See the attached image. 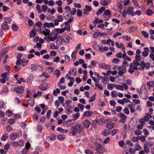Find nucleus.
Masks as SVG:
<instances>
[{
  "label": "nucleus",
  "mask_w": 154,
  "mask_h": 154,
  "mask_svg": "<svg viewBox=\"0 0 154 154\" xmlns=\"http://www.w3.org/2000/svg\"><path fill=\"white\" fill-rule=\"evenodd\" d=\"M36 35V34L35 32L33 31L32 30L29 33V36L30 38L34 37Z\"/></svg>",
  "instance_id": "nucleus-40"
},
{
  "label": "nucleus",
  "mask_w": 154,
  "mask_h": 154,
  "mask_svg": "<svg viewBox=\"0 0 154 154\" xmlns=\"http://www.w3.org/2000/svg\"><path fill=\"white\" fill-rule=\"evenodd\" d=\"M100 3L102 5L104 6H106L107 4V2L105 0H101Z\"/></svg>",
  "instance_id": "nucleus-57"
},
{
  "label": "nucleus",
  "mask_w": 154,
  "mask_h": 154,
  "mask_svg": "<svg viewBox=\"0 0 154 154\" xmlns=\"http://www.w3.org/2000/svg\"><path fill=\"white\" fill-rule=\"evenodd\" d=\"M63 14L64 18L66 19H68L69 18L72 17V15L70 14V12H65Z\"/></svg>",
  "instance_id": "nucleus-15"
},
{
  "label": "nucleus",
  "mask_w": 154,
  "mask_h": 154,
  "mask_svg": "<svg viewBox=\"0 0 154 154\" xmlns=\"http://www.w3.org/2000/svg\"><path fill=\"white\" fill-rule=\"evenodd\" d=\"M29 60H23L21 61V64L23 66H26L29 62Z\"/></svg>",
  "instance_id": "nucleus-33"
},
{
  "label": "nucleus",
  "mask_w": 154,
  "mask_h": 154,
  "mask_svg": "<svg viewBox=\"0 0 154 154\" xmlns=\"http://www.w3.org/2000/svg\"><path fill=\"white\" fill-rule=\"evenodd\" d=\"M110 134V131L108 129H105L103 132V135L105 136H106Z\"/></svg>",
  "instance_id": "nucleus-25"
},
{
  "label": "nucleus",
  "mask_w": 154,
  "mask_h": 154,
  "mask_svg": "<svg viewBox=\"0 0 154 154\" xmlns=\"http://www.w3.org/2000/svg\"><path fill=\"white\" fill-rule=\"evenodd\" d=\"M56 36H57V33H55V31H53L51 32V34H49L48 36H50L51 37Z\"/></svg>",
  "instance_id": "nucleus-39"
},
{
  "label": "nucleus",
  "mask_w": 154,
  "mask_h": 154,
  "mask_svg": "<svg viewBox=\"0 0 154 154\" xmlns=\"http://www.w3.org/2000/svg\"><path fill=\"white\" fill-rule=\"evenodd\" d=\"M103 22V20H102L100 19L99 20L98 18H96V19L94 20H93V23L95 24V23H102Z\"/></svg>",
  "instance_id": "nucleus-23"
},
{
  "label": "nucleus",
  "mask_w": 154,
  "mask_h": 154,
  "mask_svg": "<svg viewBox=\"0 0 154 154\" xmlns=\"http://www.w3.org/2000/svg\"><path fill=\"white\" fill-rule=\"evenodd\" d=\"M42 10L44 12H45L48 9V7L45 5H42Z\"/></svg>",
  "instance_id": "nucleus-64"
},
{
  "label": "nucleus",
  "mask_w": 154,
  "mask_h": 154,
  "mask_svg": "<svg viewBox=\"0 0 154 154\" xmlns=\"http://www.w3.org/2000/svg\"><path fill=\"white\" fill-rule=\"evenodd\" d=\"M58 139L60 140H62L65 138V136L63 134L58 135L57 136Z\"/></svg>",
  "instance_id": "nucleus-35"
},
{
  "label": "nucleus",
  "mask_w": 154,
  "mask_h": 154,
  "mask_svg": "<svg viewBox=\"0 0 154 154\" xmlns=\"http://www.w3.org/2000/svg\"><path fill=\"white\" fill-rule=\"evenodd\" d=\"M8 50V48H3L0 53V57H2L5 55L7 52Z\"/></svg>",
  "instance_id": "nucleus-12"
},
{
  "label": "nucleus",
  "mask_w": 154,
  "mask_h": 154,
  "mask_svg": "<svg viewBox=\"0 0 154 154\" xmlns=\"http://www.w3.org/2000/svg\"><path fill=\"white\" fill-rule=\"evenodd\" d=\"M92 114V113L90 111H86L84 112L83 116L86 117L91 116Z\"/></svg>",
  "instance_id": "nucleus-30"
},
{
  "label": "nucleus",
  "mask_w": 154,
  "mask_h": 154,
  "mask_svg": "<svg viewBox=\"0 0 154 154\" xmlns=\"http://www.w3.org/2000/svg\"><path fill=\"white\" fill-rule=\"evenodd\" d=\"M62 43V39L61 38H60L57 39L56 43L57 45H61Z\"/></svg>",
  "instance_id": "nucleus-37"
},
{
  "label": "nucleus",
  "mask_w": 154,
  "mask_h": 154,
  "mask_svg": "<svg viewBox=\"0 0 154 154\" xmlns=\"http://www.w3.org/2000/svg\"><path fill=\"white\" fill-rule=\"evenodd\" d=\"M64 9L65 11V12H70V11H71V9L69 6H66L64 8Z\"/></svg>",
  "instance_id": "nucleus-62"
},
{
  "label": "nucleus",
  "mask_w": 154,
  "mask_h": 154,
  "mask_svg": "<svg viewBox=\"0 0 154 154\" xmlns=\"http://www.w3.org/2000/svg\"><path fill=\"white\" fill-rule=\"evenodd\" d=\"M147 14L149 16L152 15L153 12L152 11L149 9H148L146 11Z\"/></svg>",
  "instance_id": "nucleus-56"
},
{
  "label": "nucleus",
  "mask_w": 154,
  "mask_h": 154,
  "mask_svg": "<svg viewBox=\"0 0 154 154\" xmlns=\"http://www.w3.org/2000/svg\"><path fill=\"white\" fill-rule=\"evenodd\" d=\"M140 97L143 99H145L147 98V91L143 92L140 95Z\"/></svg>",
  "instance_id": "nucleus-21"
},
{
  "label": "nucleus",
  "mask_w": 154,
  "mask_h": 154,
  "mask_svg": "<svg viewBox=\"0 0 154 154\" xmlns=\"http://www.w3.org/2000/svg\"><path fill=\"white\" fill-rule=\"evenodd\" d=\"M147 85L148 86L151 87L154 85V81H152L148 82L147 83Z\"/></svg>",
  "instance_id": "nucleus-51"
},
{
  "label": "nucleus",
  "mask_w": 154,
  "mask_h": 154,
  "mask_svg": "<svg viewBox=\"0 0 154 154\" xmlns=\"http://www.w3.org/2000/svg\"><path fill=\"white\" fill-rule=\"evenodd\" d=\"M99 67L100 68L104 69H105L106 67L104 63H100L99 64Z\"/></svg>",
  "instance_id": "nucleus-54"
},
{
  "label": "nucleus",
  "mask_w": 154,
  "mask_h": 154,
  "mask_svg": "<svg viewBox=\"0 0 154 154\" xmlns=\"http://www.w3.org/2000/svg\"><path fill=\"white\" fill-rule=\"evenodd\" d=\"M4 22L10 24L12 21V20L10 17H5L3 18Z\"/></svg>",
  "instance_id": "nucleus-20"
},
{
  "label": "nucleus",
  "mask_w": 154,
  "mask_h": 154,
  "mask_svg": "<svg viewBox=\"0 0 154 154\" xmlns=\"http://www.w3.org/2000/svg\"><path fill=\"white\" fill-rule=\"evenodd\" d=\"M118 74L120 76H122L123 74L125 73L126 72V69L125 66H122L118 68Z\"/></svg>",
  "instance_id": "nucleus-4"
},
{
  "label": "nucleus",
  "mask_w": 154,
  "mask_h": 154,
  "mask_svg": "<svg viewBox=\"0 0 154 154\" xmlns=\"http://www.w3.org/2000/svg\"><path fill=\"white\" fill-rule=\"evenodd\" d=\"M128 106L130 107V111L131 113H133L135 111V109L133 107V106L131 105H128Z\"/></svg>",
  "instance_id": "nucleus-41"
},
{
  "label": "nucleus",
  "mask_w": 154,
  "mask_h": 154,
  "mask_svg": "<svg viewBox=\"0 0 154 154\" xmlns=\"http://www.w3.org/2000/svg\"><path fill=\"white\" fill-rule=\"evenodd\" d=\"M85 10H86L88 12L91 11L92 9V8L91 7V6L87 5H85Z\"/></svg>",
  "instance_id": "nucleus-45"
},
{
  "label": "nucleus",
  "mask_w": 154,
  "mask_h": 154,
  "mask_svg": "<svg viewBox=\"0 0 154 154\" xmlns=\"http://www.w3.org/2000/svg\"><path fill=\"white\" fill-rule=\"evenodd\" d=\"M8 122L10 124L12 125L15 122V121L14 119L12 118L9 119L8 120Z\"/></svg>",
  "instance_id": "nucleus-49"
},
{
  "label": "nucleus",
  "mask_w": 154,
  "mask_h": 154,
  "mask_svg": "<svg viewBox=\"0 0 154 154\" xmlns=\"http://www.w3.org/2000/svg\"><path fill=\"white\" fill-rule=\"evenodd\" d=\"M122 34L121 33L119 32H117L116 33H115L113 35V37L114 38H115L117 36H120L122 35Z\"/></svg>",
  "instance_id": "nucleus-59"
},
{
  "label": "nucleus",
  "mask_w": 154,
  "mask_h": 154,
  "mask_svg": "<svg viewBox=\"0 0 154 154\" xmlns=\"http://www.w3.org/2000/svg\"><path fill=\"white\" fill-rule=\"evenodd\" d=\"M57 19L59 22H61L63 20V18L61 15H58L57 17Z\"/></svg>",
  "instance_id": "nucleus-47"
},
{
  "label": "nucleus",
  "mask_w": 154,
  "mask_h": 154,
  "mask_svg": "<svg viewBox=\"0 0 154 154\" xmlns=\"http://www.w3.org/2000/svg\"><path fill=\"white\" fill-rule=\"evenodd\" d=\"M49 137L50 138V140L51 141H53L56 138V136L54 134H51Z\"/></svg>",
  "instance_id": "nucleus-38"
},
{
  "label": "nucleus",
  "mask_w": 154,
  "mask_h": 154,
  "mask_svg": "<svg viewBox=\"0 0 154 154\" xmlns=\"http://www.w3.org/2000/svg\"><path fill=\"white\" fill-rule=\"evenodd\" d=\"M48 85V83L45 82L41 85L39 86V88L41 90L44 91L47 89V88Z\"/></svg>",
  "instance_id": "nucleus-7"
},
{
  "label": "nucleus",
  "mask_w": 154,
  "mask_h": 154,
  "mask_svg": "<svg viewBox=\"0 0 154 154\" xmlns=\"http://www.w3.org/2000/svg\"><path fill=\"white\" fill-rule=\"evenodd\" d=\"M105 123V121L103 119H99L97 121V123L99 125H102Z\"/></svg>",
  "instance_id": "nucleus-44"
},
{
  "label": "nucleus",
  "mask_w": 154,
  "mask_h": 154,
  "mask_svg": "<svg viewBox=\"0 0 154 154\" xmlns=\"http://www.w3.org/2000/svg\"><path fill=\"white\" fill-rule=\"evenodd\" d=\"M29 103L31 106H33L34 104V99L31 98L30 99H29L28 100Z\"/></svg>",
  "instance_id": "nucleus-29"
},
{
  "label": "nucleus",
  "mask_w": 154,
  "mask_h": 154,
  "mask_svg": "<svg viewBox=\"0 0 154 154\" xmlns=\"http://www.w3.org/2000/svg\"><path fill=\"white\" fill-rule=\"evenodd\" d=\"M144 51L142 53V55L146 57H147L148 54V52L149 51V48L147 47H145L143 48Z\"/></svg>",
  "instance_id": "nucleus-8"
},
{
  "label": "nucleus",
  "mask_w": 154,
  "mask_h": 154,
  "mask_svg": "<svg viewBox=\"0 0 154 154\" xmlns=\"http://www.w3.org/2000/svg\"><path fill=\"white\" fill-rule=\"evenodd\" d=\"M112 97L115 98L117 97V92L116 91H113L111 92V94Z\"/></svg>",
  "instance_id": "nucleus-34"
},
{
  "label": "nucleus",
  "mask_w": 154,
  "mask_h": 154,
  "mask_svg": "<svg viewBox=\"0 0 154 154\" xmlns=\"http://www.w3.org/2000/svg\"><path fill=\"white\" fill-rule=\"evenodd\" d=\"M1 27L5 31H7L9 29V26L8 24L5 22L2 24Z\"/></svg>",
  "instance_id": "nucleus-11"
},
{
  "label": "nucleus",
  "mask_w": 154,
  "mask_h": 154,
  "mask_svg": "<svg viewBox=\"0 0 154 154\" xmlns=\"http://www.w3.org/2000/svg\"><path fill=\"white\" fill-rule=\"evenodd\" d=\"M61 84H60V83H58L57 85L59 87H60V88L61 90L62 89H65L66 88V86L65 85L62 86V85Z\"/></svg>",
  "instance_id": "nucleus-50"
},
{
  "label": "nucleus",
  "mask_w": 154,
  "mask_h": 154,
  "mask_svg": "<svg viewBox=\"0 0 154 154\" xmlns=\"http://www.w3.org/2000/svg\"><path fill=\"white\" fill-rule=\"evenodd\" d=\"M83 129L82 125L79 123H77L71 128L70 132L72 135H75L77 132L80 133L82 132Z\"/></svg>",
  "instance_id": "nucleus-1"
},
{
  "label": "nucleus",
  "mask_w": 154,
  "mask_h": 154,
  "mask_svg": "<svg viewBox=\"0 0 154 154\" xmlns=\"http://www.w3.org/2000/svg\"><path fill=\"white\" fill-rule=\"evenodd\" d=\"M110 104L111 106H113L114 108L115 107V105H116V103L114 100H110L109 101Z\"/></svg>",
  "instance_id": "nucleus-53"
},
{
  "label": "nucleus",
  "mask_w": 154,
  "mask_h": 154,
  "mask_svg": "<svg viewBox=\"0 0 154 154\" xmlns=\"http://www.w3.org/2000/svg\"><path fill=\"white\" fill-rule=\"evenodd\" d=\"M40 32L41 34H43L45 36L48 35L50 33V31L48 29H45V31H40Z\"/></svg>",
  "instance_id": "nucleus-13"
},
{
  "label": "nucleus",
  "mask_w": 154,
  "mask_h": 154,
  "mask_svg": "<svg viewBox=\"0 0 154 154\" xmlns=\"http://www.w3.org/2000/svg\"><path fill=\"white\" fill-rule=\"evenodd\" d=\"M96 150L99 153H103L104 152V149L102 145L100 143H97L95 144Z\"/></svg>",
  "instance_id": "nucleus-3"
},
{
  "label": "nucleus",
  "mask_w": 154,
  "mask_h": 154,
  "mask_svg": "<svg viewBox=\"0 0 154 154\" xmlns=\"http://www.w3.org/2000/svg\"><path fill=\"white\" fill-rule=\"evenodd\" d=\"M95 95L96 94H95L92 97H91L89 100V102H92L94 101L95 99Z\"/></svg>",
  "instance_id": "nucleus-42"
},
{
  "label": "nucleus",
  "mask_w": 154,
  "mask_h": 154,
  "mask_svg": "<svg viewBox=\"0 0 154 154\" xmlns=\"http://www.w3.org/2000/svg\"><path fill=\"white\" fill-rule=\"evenodd\" d=\"M31 69L32 71H37L38 72H40L43 71V69L42 67L39 65H36L35 64H31Z\"/></svg>",
  "instance_id": "nucleus-2"
},
{
  "label": "nucleus",
  "mask_w": 154,
  "mask_h": 154,
  "mask_svg": "<svg viewBox=\"0 0 154 154\" xmlns=\"http://www.w3.org/2000/svg\"><path fill=\"white\" fill-rule=\"evenodd\" d=\"M74 123L75 121L72 119L64 121L63 123V125L64 126L68 127L72 125Z\"/></svg>",
  "instance_id": "nucleus-6"
},
{
  "label": "nucleus",
  "mask_w": 154,
  "mask_h": 154,
  "mask_svg": "<svg viewBox=\"0 0 154 154\" xmlns=\"http://www.w3.org/2000/svg\"><path fill=\"white\" fill-rule=\"evenodd\" d=\"M57 130L62 133H66L69 132L68 130L64 129L58 127L57 128Z\"/></svg>",
  "instance_id": "nucleus-16"
},
{
  "label": "nucleus",
  "mask_w": 154,
  "mask_h": 154,
  "mask_svg": "<svg viewBox=\"0 0 154 154\" xmlns=\"http://www.w3.org/2000/svg\"><path fill=\"white\" fill-rule=\"evenodd\" d=\"M12 28L14 31H17L18 29V26L15 24H13L12 26Z\"/></svg>",
  "instance_id": "nucleus-43"
},
{
  "label": "nucleus",
  "mask_w": 154,
  "mask_h": 154,
  "mask_svg": "<svg viewBox=\"0 0 154 154\" xmlns=\"http://www.w3.org/2000/svg\"><path fill=\"white\" fill-rule=\"evenodd\" d=\"M133 8H129L127 10V13L130 15L134 16L135 15V12L133 11Z\"/></svg>",
  "instance_id": "nucleus-9"
},
{
  "label": "nucleus",
  "mask_w": 154,
  "mask_h": 154,
  "mask_svg": "<svg viewBox=\"0 0 154 154\" xmlns=\"http://www.w3.org/2000/svg\"><path fill=\"white\" fill-rule=\"evenodd\" d=\"M114 86H113V84H109L107 85V88L109 90H112L113 89V87Z\"/></svg>",
  "instance_id": "nucleus-60"
},
{
  "label": "nucleus",
  "mask_w": 154,
  "mask_h": 154,
  "mask_svg": "<svg viewBox=\"0 0 154 154\" xmlns=\"http://www.w3.org/2000/svg\"><path fill=\"white\" fill-rule=\"evenodd\" d=\"M14 90L18 94H22L24 92V88L23 86H19L15 87Z\"/></svg>",
  "instance_id": "nucleus-5"
},
{
  "label": "nucleus",
  "mask_w": 154,
  "mask_h": 154,
  "mask_svg": "<svg viewBox=\"0 0 154 154\" xmlns=\"http://www.w3.org/2000/svg\"><path fill=\"white\" fill-rule=\"evenodd\" d=\"M8 74V72L3 73L1 74V76L2 78H5L7 77V76Z\"/></svg>",
  "instance_id": "nucleus-55"
},
{
  "label": "nucleus",
  "mask_w": 154,
  "mask_h": 154,
  "mask_svg": "<svg viewBox=\"0 0 154 154\" xmlns=\"http://www.w3.org/2000/svg\"><path fill=\"white\" fill-rule=\"evenodd\" d=\"M64 23L65 25L64 27L65 29L67 31H70V26L69 24L67 22H65Z\"/></svg>",
  "instance_id": "nucleus-27"
},
{
  "label": "nucleus",
  "mask_w": 154,
  "mask_h": 154,
  "mask_svg": "<svg viewBox=\"0 0 154 154\" xmlns=\"http://www.w3.org/2000/svg\"><path fill=\"white\" fill-rule=\"evenodd\" d=\"M78 106L79 108H80L81 111H82L83 110L84 106L83 105L79 103L78 104Z\"/></svg>",
  "instance_id": "nucleus-58"
},
{
  "label": "nucleus",
  "mask_w": 154,
  "mask_h": 154,
  "mask_svg": "<svg viewBox=\"0 0 154 154\" xmlns=\"http://www.w3.org/2000/svg\"><path fill=\"white\" fill-rule=\"evenodd\" d=\"M114 124L112 122H109L106 125V127L109 129H112L114 128Z\"/></svg>",
  "instance_id": "nucleus-22"
},
{
  "label": "nucleus",
  "mask_w": 154,
  "mask_h": 154,
  "mask_svg": "<svg viewBox=\"0 0 154 154\" xmlns=\"http://www.w3.org/2000/svg\"><path fill=\"white\" fill-rule=\"evenodd\" d=\"M132 1L134 4V5L136 6L135 8L137 9L139 8L140 7L139 6L137 0H132Z\"/></svg>",
  "instance_id": "nucleus-32"
},
{
  "label": "nucleus",
  "mask_w": 154,
  "mask_h": 154,
  "mask_svg": "<svg viewBox=\"0 0 154 154\" xmlns=\"http://www.w3.org/2000/svg\"><path fill=\"white\" fill-rule=\"evenodd\" d=\"M141 33L142 35L145 38H148V37L149 35L148 33L144 31H143L141 32Z\"/></svg>",
  "instance_id": "nucleus-36"
},
{
  "label": "nucleus",
  "mask_w": 154,
  "mask_h": 154,
  "mask_svg": "<svg viewBox=\"0 0 154 154\" xmlns=\"http://www.w3.org/2000/svg\"><path fill=\"white\" fill-rule=\"evenodd\" d=\"M57 38V36H53V37H51L50 36H48L47 39L46 40L48 42L49 41L51 42H53L55 41Z\"/></svg>",
  "instance_id": "nucleus-19"
},
{
  "label": "nucleus",
  "mask_w": 154,
  "mask_h": 154,
  "mask_svg": "<svg viewBox=\"0 0 154 154\" xmlns=\"http://www.w3.org/2000/svg\"><path fill=\"white\" fill-rule=\"evenodd\" d=\"M114 86H115V88L118 90H120L121 91H123L124 90V89L122 88V85H116L115 84H114Z\"/></svg>",
  "instance_id": "nucleus-28"
},
{
  "label": "nucleus",
  "mask_w": 154,
  "mask_h": 154,
  "mask_svg": "<svg viewBox=\"0 0 154 154\" xmlns=\"http://www.w3.org/2000/svg\"><path fill=\"white\" fill-rule=\"evenodd\" d=\"M105 8L102 7H101L97 12V14L98 15H100L102 12L105 10Z\"/></svg>",
  "instance_id": "nucleus-24"
},
{
  "label": "nucleus",
  "mask_w": 154,
  "mask_h": 154,
  "mask_svg": "<svg viewBox=\"0 0 154 154\" xmlns=\"http://www.w3.org/2000/svg\"><path fill=\"white\" fill-rule=\"evenodd\" d=\"M17 137V134L15 133H11L10 136V138L12 140H15Z\"/></svg>",
  "instance_id": "nucleus-18"
},
{
  "label": "nucleus",
  "mask_w": 154,
  "mask_h": 154,
  "mask_svg": "<svg viewBox=\"0 0 154 154\" xmlns=\"http://www.w3.org/2000/svg\"><path fill=\"white\" fill-rule=\"evenodd\" d=\"M63 40L65 42L69 43V42L70 38L68 35H66L63 36Z\"/></svg>",
  "instance_id": "nucleus-14"
},
{
  "label": "nucleus",
  "mask_w": 154,
  "mask_h": 154,
  "mask_svg": "<svg viewBox=\"0 0 154 154\" xmlns=\"http://www.w3.org/2000/svg\"><path fill=\"white\" fill-rule=\"evenodd\" d=\"M51 112V110H49L48 111L46 114L47 118L48 119H49L50 118V114Z\"/></svg>",
  "instance_id": "nucleus-48"
},
{
  "label": "nucleus",
  "mask_w": 154,
  "mask_h": 154,
  "mask_svg": "<svg viewBox=\"0 0 154 154\" xmlns=\"http://www.w3.org/2000/svg\"><path fill=\"white\" fill-rule=\"evenodd\" d=\"M90 124V122L88 120H85L83 122V125L86 128H89Z\"/></svg>",
  "instance_id": "nucleus-17"
},
{
  "label": "nucleus",
  "mask_w": 154,
  "mask_h": 154,
  "mask_svg": "<svg viewBox=\"0 0 154 154\" xmlns=\"http://www.w3.org/2000/svg\"><path fill=\"white\" fill-rule=\"evenodd\" d=\"M120 117L123 120H125L126 118V116L123 113H119Z\"/></svg>",
  "instance_id": "nucleus-46"
},
{
  "label": "nucleus",
  "mask_w": 154,
  "mask_h": 154,
  "mask_svg": "<svg viewBox=\"0 0 154 154\" xmlns=\"http://www.w3.org/2000/svg\"><path fill=\"white\" fill-rule=\"evenodd\" d=\"M36 11L38 12L40 14L42 12V11L41 9V6L40 5L38 4H37L36 6Z\"/></svg>",
  "instance_id": "nucleus-31"
},
{
  "label": "nucleus",
  "mask_w": 154,
  "mask_h": 154,
  "mask_svg": "<svg viewBox=\"0 0 154 154\" xmlns=\"http://www.w3.org/2000/svg\"><path fill=\"white\" fill-rule=\"evenodd\" d=\"M118 130L116 129H114L112 131V135L114 136L118 132Z\"/></svg>",
  "instance_id": "nucleus-61"
},
{
  "label": "nucleus",
  "mask_w": 154,
  "mask_h": 154,
  "mask_svg": "<svg viewBox=\"0 0 154 154\" xmlns=\"http://www.w3.org/2000/svg\"><path fill=\"white\" fill-rule=\"evenodd\" d=\"M80 114L79 113H77L75 114H73L72 115V117H73L74 119H72L75 122V120H77L78 118L79 117Z\"/></svg>",
  "instance_id": "nucleus-26"
},
{
  "label": "nucleus",
  "mask_w": 154,
  "mask_h": 154,
  "mask_svg": "<svg viewBox=\"0 0 154 154\" xmlns=\"http://www.w3.org/2000/svg\"><path fill=\"white\" fill-rule=\"evenodd\" d=\"M100 32H96L93 35V37L94 38H97V37H98L99 35H100Z\"/></svg>",
  "instance_id": "nucleus-63"
},
{
  "label": "nucleus",
  "mask_w": 154,
  "mask_h": 154,
  "mask_svg": "<svg viewBox=\"0 0 154 154\" xmlns=\"http://www.w3.org/2000/svg\"><path fill=\"white\" fill-rule=\"evenodd\" d=\"M95 86L98 88L100 90H102L103 88L98 83H96L95 84Z\"/></svg>",
  "instance_id": "nucleus-52"
},
{
  "label": "nucleus",
  "mask_w": 154,
  "mask_h": 154,
  "mask_svg": "<svg viewBox=\"0 0 154 154\" xmlns=\"http://www.w3.org/2000/svg\"><path fill=\"white\" fill-rule=\"evenodd\" d=\"M43 25L44 28H45V27L50 28V27H54V24L52 22H50L49 23L48 22H45Z\"/></svg>",
  "instance_id": "nucleus-10"
}]
</instances>
